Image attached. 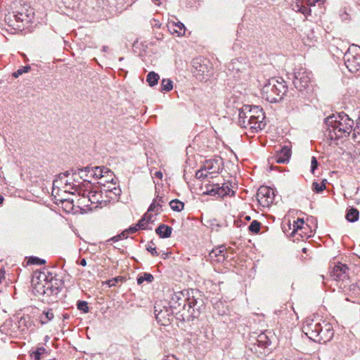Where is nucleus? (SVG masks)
I'll return each mask as SVG.
<instances>
[{
  "label": "nucleus",
  "mask_w": 360,
  "mask_h": 360,
  "mask_svg": "<svg viewBox=\"0 0 360 360\" xmlns=\"http://www.w3.org/2000/svg\"><path fill=\"white\" fill-rule=\"evenodd\" d=\"M155 176L157 178H158V179H162V173L161 172H160V171L155 172Z\"/></svg>",
  "instance_id": "obj_61"
},
{
  "label": "nucleus",
  "mask_w": 360,
  "mask_h": 360,
  "mask_svg": "<svg viewBox=\"0 0 360 360\" xmlns=\"http://www.w3.org/2000/svg\"><path fill=\"white\" fill-rule=\"evenodd\" d=\"M63 319H69V314H63Z\"/></svg>",
  "instance_id": "obj_64"
},
{
  "label": "nucleus",
  "mask_w": 360,
  "mask_h": 360,
  "mask_svg": "<svg viewBox=\"0 0 360 360\" xmlns=\"http://www.w3.org/2000/svg\"><path fill=\"white\" fill-rule=\"evenodd\" d=\"M359 210L354 207L349 208L346 214V219L350 222H355L359 219Z\"/></svg>",
  "instance_id": "obj_31"
},
{
  "label": "nucleus",
  "mask_w": 360,
  "mask_h": 360,
  "mask_svg": "<svg viewBox=\"0 0 360 360\" xmlns=\"http://www.w3.org/2000/svg\"><path fill=\"white\" fill-rule=\"evenodd\" d=\"M304 224V220L302 219H297V221L295 222L293 226L294 229L292 233L297 232L298 230H301L302 229V225Z\"/></svg>",
  "instance_id": "obj_50"
},
{
  "label": "nucleus",
  "mask_w": 360,
  "mask_h": 360,
  "mask_svg": "<svg viewBox=\"0 0 360 360\" xmlns=\"http://www.w3.org/2000/svg\"><path fill=\"white\" fill-rule=\"evenodd\" d=\"M157 200L156 202H159L161 205L165 202L163 198L161 196H157V198L155 199Z\"/></svg>",
  "instance_id": "obj_59"
},
{
  "label": "nucleus",
  "mask_w": 360,
  "mask_h": 360,
  "mask_svg": "<svg viewBox=\"0 0 360 360\" xmlns=\"http://www.w3.org/2000/svg\"><path fill=\"white\" fill-rule=\"evenodd\" d=\"M261 223L257 220L252 221L248 226V230L254 233H258L260 231Z\"/></svg>",
  "instance_id": "obj_41"
},
{
  "label": "nucleus",
  "mask_w": 360,
  "mask_h": 360,
  "mask_svg": "<svg viewBox=\"0 0 360 360\" xmlns=\"http://www.w3.org/2000/svg\"><path fill=\"white\" fill-rule=\"evenodd\" d=\"M86 182H84V181L82 182H79V184L72 183V185L71 188L75 191L74 192H77L79 195L82 196V193L84 190L87 189L88 191H90V184L86 185Z\"/></svg>",
  "instance_id": "obj_30"
},
{
  "label": "nucleus",
  "mask_w": 360,
  "mask_h": 360,
  "mask_svg": "<svg viewBox=\"0 0 360 360\" xmlns=\"http://www.w3.org/2000/svg\"><path fill=\"white\" fill-rule=\"evenodd\" d=\"M31 68L30 65H26L19 68L16 72L13 73V77L15 78H18L20 75H22L25 72H28L30 70Z\"/></svg>",
  "instance_id": "obj_47"
},
{
  "label": "nucleus",
  "mask_w": 360,
  "mask_h": 360,
  "mask_svg": "<svg viewBox=\"0 0 360 360\" xmlns=\"http://www.w3.org/2000/svg\"><path fill=\"white\" fill-rule=\"evenodd\" d=\"M62 1L67 8H74L78 2V0H62Z\"/></svg>",
  "instance_id": "obj_51"
},
{
  "label": "nucleus",
  "mask_w": 360,
  "mask_h": 360,
  "mask_svg": "<svg viewBox=\"0 0 360 360\" xmlns=\"http://www.w3.org/2000/svg\"><path fill=\"white\" fill-rule=\"evenodd\" d=\"M352 139H360V117L356 120V126L353 127Z\"/></svg>",
  "instance_id": "obj_40"
},
{
  "label": "nucleus",
  "mask_w": 360,
  "mask_h": 360,
  "mask_svg": "<svg viewBox=\"0 0 360 360\" xmlns=\"http://www.w3.org/2000/svg\"><path fill=\"white\" fill-rule=\"evenodd\" d=\"M349 268L346 264L338 263L333 267L330 274V277L337 281L347 280L349 278Z\"/></svg>",
  "instance_id": "obj_13"
},
{
  "label": "nucleus",
  "mask_w": 360,
  "mask_h": 360,
  "mask_svg": "<svg viewBox=\"0 0 360 360\" xmlns=\"http://www.w3.org/2000/svg\"><path fill=\"white\" fill-rule=\"evenodd\" d=\"M193 73L200 80L211 75L212 67L210 60L202 57H198L192 61Z\"/></svg>",
  "instance_id": "obj_8"
},
{
  "label": "nucleus",
  "mask_w": 360,
  "mask_h": 360,
  "mask_svg": "<svg viewBox=\"0 0 360 360\" xmlns=\"http://www.w3.org/2000/svg\"><path fill=\"white\" fill-rule=\"evenodd\" d=\"M154 278L153 276L149 273H144L143 275L139 276L137 278V283L139 285L142 284L144 281H147L148 283L153 282Z\"/></svg>",
  "instance_id": "obj_35"
},
{
  "label": "nucleus",
  "mask_w": 360,
  "mask_h": 360,
  "mask_svg": "<svg viewBox=\"0 0 360 360\" xmlns=\"http://www.w3.org/2000/svg\"><path fill=\"white\" fill-rule=\"evenodd\" d=\"M291 156V150L288 146H283L280 151L277 152L274 160L277 163H285L288 162Z\"/></svg>",
  "instance_id": "obj_20"
},
{
  "label": "nucleus",
  "mask_w": 360,
  "mask_h": 360,
  "mask_svg": "<svg viewBox=\"0 0 360 360\" xmlns=\"http://www.w3.org/2000/svg\"><path fill=\"white\" fill-rule=\"evenodd\" d=\"M72 177H73V182L72 183H75V184L77 183V184H79V182H80L79 180H81V179H80L79 176H72Z\"/></svg>",
  "instance_id": "obj_60"
},
{
  "label": "nucleus",
  "mask_w": 360,
  "mask_h": 360,
  "mask_svg": "<svg viewBox=\"0 0 360 360\" xmlns=\"http://www.w3.org/2000/svg\"><path fill=\"white\" fill-rule=\"evenodd\" d=\"M226 248L224 245L217 247L209 253L208 257L211 261L222 262L226 259Z\"/></svg>",
  "instance_id": "obj_18"
},
{
  "label": "nucleus",
  "mask_w": 360,
  "mask_h": 360,
  "mask_svg": "<svg viewBox=\"0 0 360 360\" xmlns=\"http://www.w3.org/2000/svg\"><path fill=\"white\" fill-rule=\"evenodd\" d=\"M205 172L212 174H217L221 172L223 168V161L221 158H214L207 160L203 165Z\"/></svg>",
  "instance_id": "obj_14"
},
{
  "label": "nucleus",
  "mask_w": 360,
  "mask_h": 360,
  "mask_svg": "<svg viewBox=\"0 0 360 360\" xmlns=\"http://www.w3.org/2000/svg\"><path fill=\"white\" fill-rule=\"evenodd\" d=\"M70 171H66L65 172L60 173L58 175L57 178L53 180V187H59L63 183L65 184V186L68 187V186L72 187V183L69 182L68 180L65 179L70 175Z\"/></svg>",
  "instance_id": "obj_24"
},
{
  "label": "nucleus",
  "mask_w": 360,
  "mask_h": 360,
  "mask_svg": "<svg viewBox=\"0 0 360 360\" xmlns=\"http://www.w3.org/2000/svg\"><path fill=\"white\" fill-rule=\"evenodd\" d=\"M170 207L172 210L176 212H181L184 210V204L178 199L172 200L169 202Z\"/></svg>",
  "instance_id": "obj_34"
},
{
  "label": "nucleus",
  "mask_w": 360,
  "mask_h": 360,
  "mask_svg": "<svg viewBox=\"0 0 360 360\" xmlns=\"http://www.w3.org/2000/svg\"><path fill=\"white\" fill-rule=\"evenodd\" d=\"M291 8L295 12H300L305 16L311 14V9L304 6L302 0H295L291 4Z\"/></svg>",
  "instance_id": "obj_22"
},
{
  "label": "nucleus",
  "mask_w": 360,
  "mask_h": 360,
  "mask_svg": "<svg viewBox=\"0 0 360 360\" xmlns=\"http://www.w3.org/2000/svg\"><path fill=\"white\" fill-rule=\"evenodd\" d=\"M77 264L82 266H86V261L84 258H82L79 261L77 262Z\"/></svg>",
  "instance_id": "obj_58"
},
{
  "label": "nucleus",
  "mask_w": 360,
  "mask_h": 360,
  "mask_svg": "<svg viewBox=\"0 0 360 360\" xmlns=\"http://www.w3.org/2000/svg\"><path fill=\"white\" fill-rule=\"evenodd\" d=\"M173 82L169 79H163L161 82V91H169L173 88Z\"/></svg>",
  "instance_id": "obj_36"
},
{
  "label": "nucleus",
  "mask_w": 360,
  "mask_h": 360,
  "mask_svg": "<svg viewBox=\"0 0 360 360\" xmlns=\"http://www.w3.org/2000/svg\"><path fill=\"white\" fill-rule=\"evenodd\" d=\"M218 187L219 184H214L210 189L207 188V191L205 193L207 195H212V196H219V192H218Z\"/></svg>",
  "instance_id": "obj_48"
},
{
  "label": "nucleus",
  "mask_w": 360,
  "mask_h": 360,
  "mask_svg": "<svg viewBox=\"0 0 360 360\" xmlns=\"http://www.w3.org/2000/svg\"><path fill=\"white\" fill-rule=\"evenodd\" d=\"M45 284L46 285V297H51V296H56L57 295L60 291V289L59 286L57 285V283H56V285L53 283V281H45Z\"/></svg>",
  "instance_id": "obj_25"
},
{
  "label": "nucleus",
  "mask_w": 360,
  "mask_h": 360,
  "mask_svg": "<svg viewBox=\"0 0 360 360\" xmlns=\"http://www.w3.org/2000/svg\"><path fill=\"white\" fill-rule=\"evenodd\" d=\"M229 70L232 71L233 77H239L240 76H236V74L243 72L245 70V66L243 65L238 59H233L229 65Z\"/></svg>",
  "instance_id": "obj_23"
},
{
  "label": "nucleus",
  "mask_w": 360,
  "mask_h": 360,
  "mask_svg": "<svg viewBox=\"0 0 360 360\" xmlns=\"http://www.w3.org/2000/svg\"><path fill=\"white\" fill-rule=\"evenodd\" d=\"M108 49V47L107 46H103L102 47V51H104V52H106Z\"/></svg>",
  "instance_id": "obj_63"
},
{
  "label": "nucleus",
  "mask_w": 360,
  "mask_h": 360,
  "mask_svg": "<svg viewBox=\"0 0 360 360\" xmlns=\"http://www.w3.org/2000/svg\"><path fill=\"white\" fill-rule=\"evenodd\" d=\"M302 1L304 6H307L309 8H310V7L311 6H314L316 5V3L319 2V1L316 0H302Z\"/></svg>",
  "instance_id": "obj_52"
},
{
  "label": "nucleus",
  "mask_w": 360,
  "mask_h": 360,
  "mask_svg": "<svg viewBox=\"0 0 360 360\" xmlns=\"http://www.w3.org/2000/svg\"><path fill=\"white\" fill-rule=\"evenodd\" d=\"M72 176H79L80 179L86 182V185L91 184V179L93 178L91 173V167H86L83 168L72 169Z\"/></svg>",
  "instance_id": "obj_19"
},
{
  "label": "nucleus",
  "mask_w": 360,
  "mask_h": 360,
  "mask_svg": "<svg viewBox=\"0 0 360 360\" xmlns=\"http://www.w3.org/2000/svg\"><path fill=\"white\" fill-rule=\"evenodd\" d=\"M30 317L28 316H21L18 323H15L13 326L12 321H6L0 327V330L7 335H18L16 329L18 330L20 334L25 333L29 327Z\"/></svg>",
  "instance_id": "obj_7"
},
{
  "label": "nucleus",
  "mask_w": 360,
  "mask_h": 360,
  "mask_svg": "<svg viewBox=\"0 0 360 360\" xmlns=\"http://www.w3.org/2000/svg\"><path fill=\"white\" fill-rule=\"evenodd\" d=\"M258 202L263 207H269L274 200V191L268 186H261L257 192Z\"/></svg>",
  "instance_id": "obj_12"
},
{
  "label": "nucleus",
  "mask_w": 360,
  "mask_h": 360,
  "mask_svg": "<svg viewBox=\"0 0 360 360\" xmlns=\"http://www.w3.org/2000/svg\"><path fill=\"white\" fill-rule=\"evenodd\" d=\"M153 217L152 214L146 213L143 217L138 221L136 226L138 229H147L146 224L151 220Z\"/></svg>",
  "instance_id": "obj_32"
},
{
  "label": "nucleus",
  "mask_w": 360,
  "mask_h": 360,
  "mask_svg": "<svg viewBox=\"0 0 360 360\" xmlns=\"http://www.w3.org/2000/svg\"><path fill=\"white\" fill-rule=\"evenodd\" d=\"M188 299V292H171L169 304L174 310L175 314L180 316L183 311H186Z\"/></svg>",
  "instance_id": "obj_5"
},
{
  "label": "nucleus",
  "mask_w": 360,
  "mask_h": 360,
  "mask_svg": "<svg viewBox=\"0 0 360 360\" xmlns=\"http://www.w3.org/2000/svg\"><path fill=\"white\" fill-rule=\"evenodd\" d=\"M302 331L310 340L319 343L330 341L334 335L331 323L326 321L311 319L306 320Z\"/></svg>",
  "instance_id": "obj_2"
},
{
  "label": "nucleus",
  "mask_w": 360,
  "mask_h": 360,
  "mask_svg": "<svg viewBox=\"0 0 360 360\" xmlns=\"http://www.w3.org/2000/svg\"><path fill=\"white\" fill-rule=\"evenodd\" d=\"M210 174L209 173H207V172L205 171L203 167H202L200 169H198L196 172H195V177L197 179H203V178H207L210 176Z\"/></svg>",
  "instance_id": "obj_49"
},
{
  "label": "nucleus",
  "mask_w": 360,
  "mask_h": 360,
  "mask_svg": "<svg viewBox=\"0 0 360 360\" xmlns=\"http://www.w3.org/2000/svg\"><path fill=\"white\" fill-rule=\"evenodd\" d=\"M154 314L155 315L156 320L161 325H168L175 311L170 306H163L161 303H155L154 307Z\"/></svg>",
  "instance_id": "obj_10"
},
{
  "label": "nucleus",
  "mask_w": 360,
  "mask_h": 360,
  "mask_svg": "<svg viewBox=\"0 0 360 360\" xmlns=\"http://www.w3.org/2000/svg\"><path fill=\"white\" fill-rule=\"evenodd\" d=\"M121 238H128V236H129V233L127 231V229H125L124 231H123L121 233Z\"/></svg>",
  "instance_id": "obj_57"
},
{
  "label": "nucleus",
  "mask_w": 360,
  "mask_h": 360,
  "mask_svg": "<svg viewBox=\"0 0 360 360\" xmlns=\"http://www.w3.org/2000/svg\"><path fill=\"white\" fill-rule=\"evenodd\" d=\"M250 345L255 346L257 345L259 347L265 348L267 347L270 343V339L266 332L259 333L255 335H252L250 338Z\"/></svg>",
  "instance_id": "obj_17"
},
{
  "label": "nucleus",
  "mask_w": 360,
  "mask_h": 360,
  "mask_svg": "<svg viewBox=\"0 0 360 360\" xmlns=\"http://www.w3.org/2000/svg\"><path fill=\"white\" fill-rule=\"evenodd\" d=\"M83 200L87 198L89 202H91V204L98 203L101 201V195L96 191H88L85 189L82 193Z\"/></svg>",
  "instance_id": "obj_21"
},
{
  "label": "nucleus",
  "mask_w": 360,
  "mask_h": 360,
  "mask_svg": "<svg viewBox=\"0 0 360 360\" xmlns=\"http://www.w3.org/2000/svg\"><path fill=\"white\" fill-rule=\"evenodd\" d=\"M157 200H153L148 210V212H155V214H158L160 213V210L162 207V205L159 203V202H156Z\"/></svg>",
  "instance_id": "obj_39"
},
{
  "label": "nucleus",
  "mask_w": 360,
  "mask_h": 360,
  "mask_svg": "<svg viewBox=\"0 0 360 360\" xmlns=\"http://www.w3.org/2000/svg\"><path fill=\"white\" fill-rule=\"evenodd\" d=\"M27 263L29 264L41 265V264H45L46 263V260L43 259H41V258H39L37 257L32 256V257H30L28 259Z\"/></svg>",
  "instance_id": "obj_45"
},
{
  "label": "nucleus",
  "mask_w": 360,
  "mask_h": 360,
  "mask_svg": "<svg viewBox=\"0 0 360 360\" xmlns=\"http://www.w3.org/2000/svg\"><path fill=\"white\" fill-rule=\"evenodd\" d=\"M77 307L79 311H81L84 313H88L89 311V308L88 307V302L86 301L79 300L77 302Z\"/></svg>",
  "instance_id": "obj_43"
},
{
  "label": "nucleus",
  "mask_w": 360,
  "mask_h": 360,
  "mask_svg": "<svg viewBox=\"0 0 360 360\" xmlns=\"http://www.w3.org/2000/svg\"><path fill=\"white\" fill-rule=\"evenodd\" d=\"M202 308H204V304L202 299L188 297L186 311H183L178 319L184 321H192L198 317Z\"/></svg>",
  "instance_id": "obj_4"
},
{
  "label": "nucleus",
  "mask_w": 360,
  "mask_h": 360,
  "mask_svg": "<svg viewBox=\"0 0 360 360\" xmlns=\"http://www.w3.org/2000/svg\"><path fill=\"white\" fill-rule=\"evenodd\" d=\"M120 239H122L121 235L118 234L114 237H112L108 241H112V242L115 243V242H117L118 240H120Z\"/></svg>",
  "instance_id": "obj_56"
},
{
  "label": "nucleus",
  "mask_w": 360,
  "mask_h": 360,
  "mask_svg": "<svg viewBox=\"0 0 360 360\" xmlns=\"http://www.w3.org/2000/svg\"><path fill=\"white\" fill-rule=\"evenodd\" d=\"M354 125V120L345 112L332 114L324 120V135L331 141L348 137Z\"/></svg>",
  "instance_id": "obj_1"
},
{
  "label": "nucleus",
  "mask_w": 360,
  "mask_h": 360,
  "mask_svg": "<svg viewBox=\"0 0 360 360\" xmlns=\"http://www.w3.org/2000/svg\"><path fill=\"white\" fill-rule=\"evenodd\" d=\"M218 192H219V197L224 198L226 195H234L235 192L230 188V186L224 183L222 184V186H219L218 187Z\"/></svg>",
  "instance_id": "obj_29"
},
{
  "label": "nucleus",
  "mask_w": 360,
  "mask_h": 360,
  "mask_svg": "<svg viewBox=\"0 0 360 360\" xmlns=\"http://www.w3.org/2000/svg\"><path fill=\"white\" fill-rule=\"evenodd\" d=\"M4 198L2 195L0 194V205H1L4 202Z\"/></svg>",
  "instance_id": "obj_62"
},
{
  "label": "nucleus",
  "mask_w": 360,
  "mask_h": 360,
  "mask_svg": "<svg viewBox=\"0 0 360 360\" xmlns=\"http://www.w3.org/2000/svg\"><path fill=\"white\" fill-rule=\"evenodd\" d=\"M160 79L159 75L153 71L150 72L146 77V82L150 86H153L158 84Z\"/></svg>",
  "instance_id": "obj_33"
},
{
  "label": "nucleus",
  "mask_w": 360,
  "mask_h": 360,
  "mask_svg": "<svg viewBox=\"0 0 360 360\" xmlns=\"http://www.w3.org/2000/svg\"><path fill=\"white\" fill-rule=\"evenodd\" d=\"M90 175L94 179H101L104 176L103 169L100 167H91Z\"/></svg>",
  "instance_id": "obj_37"
},
{
  "label": "nucleus",
  "mask_w": 360,
  "mask_h": 360,
  "mask_svg": "<svg viewBox=\"0 0 360 360\" xmlns=\"http://www.w3.org/2000/svg\"><path fill=\"white\" fill-rule=\"evenodd\" d=\"M54 318V314L52 309L43 311L42 314L39 316V321L41 324H46L49 321H52Z\"/></svg>",
  "instance_id": "obj_28"
},
{
  "label": "nucleus",
  "mask_w": 360,
  "mask_h": 360,
  "mask_svg": "<svg viewBox=\"0 0 360 360\" xmlns=\"http://www.w3.org/2000/svg\"><path fill=\"white\" fill-rule=\"evenodd\" d=\"M13 18H15V22H22L24 21H29V16L28 15L22 13H18L17 14H15L13 15Z\"/></svg>",
  "instance_id": "obj_44"
},
{
  "label": "nucleus",
  "mask_w": 360,
  "mask_h": 360,
  "mask_svg": "<svg viewBox=\"0 0 360 360\" xmlns=\"http://www.w3.org/2000/svg\"><path fill=\"white\" fill-rule=\"evenodd\" d=\"M345 64L349 72L360 70V47L354 44L351 46L345 53Z\"/></svg>",
  "instance_id": "obj_6"
},
{
  "label": "nucleus",
  "mask_w": 360,
  "mask_h": 360,
  "mask_svg": "<svg viewBox=\"0 0 360 360\" xmlns=\"http://www.w3.org/2000/svg\"><path fill=\"white\" fill-rule=\"evenodd\" d=\"M146 248L147 251H148L153 256H158V252L156 250L155 245V243L153 241H150L146 245Z\"/></svg>",
  "instance_id": "obj_46"
},
{
  "label": "nucleus",
  "mask_w": 360,
  "mask_h": 360,
  "mask_svg": "<svg viewBox=\"0 0 360 360\" xmlns=\"http://www.w3.org/2000/svg\"><path fill=\"white\" fill-rule=\"evenodd\" d=\"M45 281L47 280V277L45 274H40L36 278H33L32 283L35 292L39 295L46 296V287Z\"/></svg>",
  "instance_id": "obj_16"
},
{
  "label": "nucleus",
  "mask_w": 360,
  "mask_h": 360,
  "mask_svg": "<svg viewBox=\"0 0 360 360\" xmlns=\"http://www.w3.org/2000/svg\"><path fill=\"white\" fill-rule=\"evenodd\" d=\"M249 112H245V115L251 116L252 118L253 125H251L252 132H258L262 130L265 126L266 122H264L265 115L262 108L257 105H249Z\"/></svg>",
  "instance_id": "obj_9"
},
{
  "label": "nucleus",
  "mask_w": 360,
  "mask_h": 360,
  "mask_svg": "<svg viewBox=\"0 0 360 360\" xmlns=\"http://www.w3.org/2000/svg\"><path fill=\"white\" fill-rule=\"evenodd\" d=\"M129 234L130 233H136L137 231H138V227L137 226H130L129 229H127Z\"/></svg>",
  "instance_id": "obj_55"
},
{
  "label": "nucleus",
  "mask_w": 360,
  "mask_h": 360,
  "mask_svg": "<svg viewBox=\"0 0 360 360\" xmlns=\"http://www.w3.org/2000/svg\"><path fill=\"white\" fill-rule=\"evenodd\" d=\"M311 82L310 73L304 68L295 69L293 77V84L299 91L308 88Z\"/></svg>",
  "instance_id": "obj_11"
},
{
  "label": "nucleus",
  "mask_w": 360,
  "mask_h": 360,
  "mask_svg": "<svg viewBox=\"0 0 360 360\" xmlns=\"http://www.w3.org/2000/svg\"><path fill=\"white\" fill-rule=\"evenodd\" d=\"M326 179H323L321 184L318 182H313L312 184V189L314 192L319 193L322 192L326 188Z\"/></svg>",
  "instance_id": "obj_38"
},
{
  "label": "nucleus",
  "mask_w": 360,
  "mask_h": 360,
  "mask_svg": "<svg viewBox=\"0 0 360 360\" xmlns=\"http://www.w3.org/2000/svg\"><path fill=\"white\" fill-rule=\"evenodd\" d=\"M318 161L316 160V158L315 157H312L311 158V172L312 173L314 172V170L317 168L318 167Z\"/></svg>",
  "instance_id": "obj_53"
},
{
  "label": "nucleus",
  "mask_w": 360,
  "mask_h": 360,
  "mask_svg": "<svg viewBox=\"0 0 360 360\" xmlns=\"http://www.w3.org/2000/svg\"><path fill=\"white\" fill-rule=\"evenodd\" d=\"M110 191L112 192L115 196H119L121 194V190L119 188L113 187L110 189Z\"/></svg>",
  "instance_id": "obj_54"
},
{
  "label": "nucleus",
  "mask_w": 360,
  "mask_h": 360,
  "mask_svg": "<svg viewBox=\"0 0 360 360\" xmlns=\"http://www.w3.org/2000/svg\"><path fill=\"white\" fill-rule=\"evenodd\" d=\"M46 352V349L43 347L37 348L34 351L31 356L34 360H40L41 356Z\"/></svg>",
  "instance_id": "obj_42"
},
{
  "label": "nucleus",
  "mask_w": 360,
  "mask_h": 360,
  "mask_svg": "<svg viewBox=\"0 0 360 360\" xmlns=\"http://www.w3.org/2000/svg\"><path fill=\"white\" fill-rule=\"evenodd\" d=\"M169 28L171 32L176 33L179 37L184 35L186 32L185 25L181 22L172 23Z\"/></svg>",
  "instance_id": "obj_27"
},
{
  "label": "nucleus",
  "mask_w": 360,
  "mask_h": 360,
  "mask_svg": "<svg viewBox=\"0 0 360 360\" xmlns=\"http://www.w3.org/2000/svg\"><path fill=\"white\" fill-rule=\"evenodd\" d=\"M249 105H244L240 109H239L238 112V124L243 127L248 129L249 128L251 130V125H253L252 118L251 116H246L245 112H249L250 111Z\"/></svg>",
  "instance_id": "obj_15"
},
{
  "label": "nucleus",
  "mask_w": 360,
  "mask_h": 360,
  "mask_svg": "<svg viewBox=\"0 0 360 360\" xmlns=\"http://www.w3.org/2000/svg\"><path fill=\"white\" fill-rule=\"evenodd\" d=\"M288 91V86L282 77H272L262 86V98L270 103L281 101Z\"/></svg>",
  "instance_id": "obj_3"
},
{
  "label": "nucleus",
  "mask_w": 360,
  "mask_h": 360,
  "mask_svg": "<svg viewBox=\"0 0 360 360\" xmlns=\"http://www.w3.org/2000/svg\"><path fill=\"white\" fill-rule=\"evenodd\" d=\"M172 229L164 224L159 225L156 229L155 233L161 238H167L170 237L172 234Z\"/></svg>",
  "instance_id": "obj_26"
}]
</instances>
